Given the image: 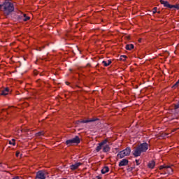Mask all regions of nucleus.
Wrapping results in <instances>:
<instances>
[{
	"label": "nucleus",
	"instance_id": "1",
	"mask_svg": "<svg viewBox=\"0 0 179 179\" xmlns=\"http://www.w3.org/2000/svg\"><path fill=\"white\" fill-rule=\"evenodd\" d=\"M15 10V7L13 3L9 2V1L6 0L3 4H1V12H3L6 16H9L12 12Z\"/></svg>",
	"mask_w": 179,
	"mask_h": 179
},
{
	"label": "nucleus",
	"instance_id": "2",
	"mask_svg": "<svg viewBox=\"0 0 179 179\" xmlns=\"http://www.w3.org/2000/svg\"><path fill=\"white\" fill-rule=\"evenodd\" d=\"M148 149H149V144H148V143H143L133 151V156H134V157H139V156L146 152Z\"/></svg>",
	"mask_w": 179,
	"mask_h": 179
},
{
	"label": "nucleus",
	"instance_id": "3",
	"mask_svg": "<svg viewBox=\"0 0 179 179\" xmlns=\"http://www.w3.org/2000/svg\"><path fill=\"white\" fill-rule=\"evenodd\" d=\"M80 143V138L79 136H76L71 139H69L66 141V145L67 146H72V145H79Z\"/></svg>",
	"mask_w": 179,
	"mask_h": 179
},
{
	"label": "nucleus",
	"instance_id": "4",
	"mask_svg": "<svg viewBox=\"0 0 179 179\" xmlns=\"http://www.w3.org/2000/svg\"><path fill=\"white\" fill-rule=\"evenodd\" d=\"M36 179H45L47 178V172L44 171H39L36 173Z\"/></svg>",
	"mask_w": 179,
	"mask_h": 179
},
{
	"label": "nucleus",
	"instance_id": "5",
	"mask_svg": "<svg viewBox=\"0 0 179 179\" xmlns=\"http://www.w3.org/2000/svg\"><path fill=\"white\" fill-rule=\"evenodd\" d=\"M99 120V119L96 118H93L91 120H78L76 122V124L77 125H79V124H87V122H94V121H97Z\"/></svg>",
	"mask_w": 179,
	"mask_h": 179
},
{
	"label": "nucleus",
	"instance_id": "6",
	"mask_svg": "<svg viewBox=\"0 0 179 179\" xmlns=\"http://www.w3.org/2000/svg\"><path fill=\"white\" fill-rule=\"evenodd\" d=\"M108 142V140L106 138L105 140L99 143L98 144V146L96 148V151L99 152V150H101V149L103 148V146H104V145H107Z\"/></svg>",
	"mask_w": 179,
	"mask_h": 179
},
{
	"label": "nucleus",
	"instance_id": "7",
	"mask_svg": "<svg viewBox=\"0 0 179 179\" xmlns=\"http://www.w3.org/2000/svg\"><path fill=\"white\" fill-rule=\"evenodd\" d=\"M162 5H164V8H169V9H173V5H171L169 1L164 0H159Z\"/></svg>",
	"mask_w": 179,
	"mask_h": 179
},
{
	"label": "nucleus",
	"instance_id": "8",
	"mask_svg": "<svg viewBox=\"0 0 179 179\" xmlns=\"http://www.w3.org/2000/svg\"><path fill=\"white\" fill-rule=\"evenodd\" d=\"M80 166H82V163L80 162H77L74 164H72L70 166V169L71 170H76L78 168L80 167Z\"/></svg>",
	"mask_w": 179,
	"mask_h": 179
},
{
	"label": "nucleus",
	"instance_id": "9",
	"mask_svg": "<svg viewBox=\"0 0 179 179\" xmlns=\"http://www.w3.org/2000/svg\"><path fill=\"white\" fill-rule=\"evenodd\" d=\"M129 161L127 159H123L119 163V167H122L124 166H128Z\"/></svg>",
	"mask_w": 179,
	"mask_h": 179
},
{
	"label": "nucleus",
	"instance_id": "10",
	"mask_svg": "<svg viewBox=\"0 0 179 179\" xmlns=\"http://www.w3.org/2000/svg\"><path fill=\"white\" fill-rule=\"evenodd\" d=\"M125 156H128V155H127V153L125 152H124V150L120 151L117 155V157H118L119 159H124V157H125Z\"/></svg>",
	"mask_w": 179,
	"mask_h": 179
},
{
	"label": "nucleus",
	"instance_id": "11",
	"mask_svg": "<svg viewBox=\"0 0 179 179\" xmlns=\"http://www.w3.org/2000/svg\"><path fill=\"white\" fill-rule=\"evenodd\" d=\"M125 156H128V155H127V153L125 152H124V150L120 151L117 155V157H118L119 159H124V157H125Z\"/></svg>",
	"mask_w": 179,
	"mask_h": 179
},
{
	"label": "nucleus",
	"instance_id": "12",
	"mask_svg": "<svg viewBox=\"0 0 179 179\" xmlns=\"http://www.w3.org/2000/svg\"><path fill=\"white\" fill-rule=\"evenodd\" d=\"M18 17L19 19H22V20H24V22H27V20L30 19V17L27 16L26 14H22Z\"/></svg>",
	"mask_w": 179,
	"mask_h": 179
},
{
	"label": "nucleus",
	"instance_id": "13",
	"mask_svg": "<svg viewBox=\"0 0 179 179\" xmlns=\"http://www.w3.org/2000/svg\"><path fill=\"white\" fill-rule=\"evenodd\" d=\"M166 170L164 171V174H173V169L169 166V168L165 169Z\"/></svg>",
	"mask_w": 179,
	"mask_h": 179
},
{
	"label": "nucleus",
	"instance_id": "14",
	"mask_svg": "<svg viewBox=\"0 0 179 179\" xmlns=\"http://www.w3.org/2000/svg\"><path fill=\"white\" fill-rule=\"evenodd\" d=\"M0 94L1 96H7V94H9V88L6 87L5 90H2Z\"/></svg>",
	"mask_w": 179,
	"mask_h": 179
},
{
	"label": "nucleus",
	"instance_id": "15",
	"mask_svg": "<svg viewBox=\"0 0 179 179\" xmlns=\"http://www.w3.org/2000/svg\"><path fill=\"white\" fill-rule=\"evenodd\" d=\"M110 145H105L103 147V152L104 153H107V152H110Z\"/></svg>",
	"mask_w": 179,
	"mask_h": 179
},
{
	"label": "nucleus",
	"instance_id": "16",
	"mask_svg": "<svg viewBox=\"0 0 179 179\" xmlns=\"http://www.w3.org/2000/svg\"><path fill=\"white\" fill-rule=\"evenodd\" d=\"M108 171H110L108 166H104L101 171V174H106V173H108Z\"/></svg>",
	"mask_w": 179,
	"mask_h": 179
},
{
	"label": "nucleus",
	"instance_id": "17",
	"mask_svg": "<svg viewBox=\"0 0 179 179\" xmlns=\"http://www.w3.org/2000/svg\"><path fill=\"white\" fill-rule=\"evenodd\" d=\"M123 151L126 153L127 156H129L131 155V148L127 147Z\"/></svg>",
	"mask_w": 179,
	"mask_h": 179
},
{
	"label": "nucleus",
	"instance_id": "18",
	"mask_svg": "<svg viewBox=\"0 0 179 179\" xmlns=\"http://www.w3.org/2000/svg\"><path fill=\"white\" fill-rule=\"evenodd\" d=\"M149 169H155V161H151L148 164Z\"/></svg>",
	"mask_w": 179,
	"mask_h": 179
},
{
	"label": "nucleus",
	"instance_id": "19",
	"mask_svg": "<svg viewBox=\"0 0 179 179\" xmlns=\"http://www.w3.org/2000/svg\"><path fill=\"white\" fill-rule=\"evenodd\" d=\"M111 59L108 60V62L106 61H103L102 64H103L104 66H110L111 65Z\"/></svg>",
	"mask_w": 179,
	"mask_h": 179
},
{
	"label": "nucleus",
	"instance_id": "20",
	"mask_svg": "<svg viewBox=\"0 0 179 179\" xmlns=\"http://www.w3.org/2000/svg\"><path fill=\"white\" fill-rule=\"evenodd\" d=\"M134 44H129L126 45V50H131L134 48Z\"/></svg>",
	"mask_w": 179,
	"mask_h": 179
},
{
	"label": "nucleus",
	"instance_id": "21",
	"mask_svg": "<svg viewBox=\"0 0 179 179\" xmlns=\"http://www.w3.org/2000/svg\"><path fill=\"white\" fill-rule=\"evenodd\" d=\"M163 169H170V166L169 165H162L159 166V170H163Z\"/></svg>",
	"mask_w": 179,
	"mask_h": 179
},
{
	"label": "nucleus",
	"instance_id": "22",
	"mask_svg": "<svg viewBox=\"0 0 179 179\" xmlns=\"http://www.w3.org/2000/svg\"><path fill=\"white\" fill-rule=\"evenodd\" d=\"M15 140L14 138H13L11 141H9V144L13 145V146H15L16 143H15Z\"/></svg>",
	"mask_w": 179,
	"mask_h": 179
},
{
	"label": "nucleus",
	"instance_id": "23",
	"mask_svg": "<svg viewBox=\"0 0 179 179\" xmlns=\"http://www.w3.org/2000/svg\"><path fill=\"white\" fill-rule=\"evenodd\" d=\"M127 59V56L126 55H121L120 57V61H125Z\"/></svg>",
	"mask_w": 179,
	"mask_h": 179
},
{
	"label": "nucleus",
	"instance_id": "24",
	"mask_svg": "<svg viewBox=\"0 0 179 179\" xmlns=\"http://www.w3.org/2000/svg\"><path fill=\"white\" fill-rule=\"evenodd\" d=\"M44 135V133L43 131H39L36 133V136H43Z\"/></svg>",
	"mask_w": 179,
	"mask_h": 179
},
{
	"label": "nucleus",
	"instance_id": "25",
	"mask_svg": "<svg viewBox=\"0 0 179 179\" xmlns=\"http://www.w3.org/2000/svg\"><path fill=\"white\" fill-rule=\"evenodd\" d=\"M179 108V101L178 104H174V110H178Z\"/></svg>",
	"mask_w": 179,
	"mask_h": 179
},
{
	"label": "nucleus",
	"instance_id": "26",
	"mask_svg": "<svg viewBox=\"0 0 179 179\" xmlns=\"http://www.w3.org/2000/svg\"><path fill=\"white\" fill-rule=\"evenodd\" d=\"M173 8H175V9H179V4H176V5H172Z\"/></svg>",
	"mask_w": 179,
	"mask_h": 179
},
{
	"label": "nucleus",
	"instance_id": "27",
	"mask_svg": "<svg viewBox=\"0 0 179 179\" xmlns=\"http://www.w3.org/2000/svg\"><path fill=\"white\" fill-rule=\"evenodd\" d=\"M157 12V7H155L152 10V13L155 14Z\"/></svg>",
	"mask_w": 179,
	"mask_h": 179
},
{
	"label": "nucleus",
	"instance_id": "28",
	"mask_svg": "<svg viewBox=\"0 0 179 179\" xmlns=\"http://www.w3.org/2000/svg\"><path fill=\"white\" fill-rule=\"evenodd\" d=\"M177 86H179V79H178V80L175 83V85H173V87H177Z\"/></svg>",
	"mask_w": 179,
	"mask_h": 179
},
{
	"label": "nucleus",
	"instance_id": "29",
	"mask_svg": "<svg viewBox=\"0 0 179 179\" xmlns=\"http://www.w3.org/2000/svg\"><path fill=\"white\" fill-rule=\"evenodd\" d=\"M136 166H139V164H141L139 159H136Z\"/></svg>",
	"mask_w": 179,
	"mask_h": 179
},
{
	"label": "nucleus",
	"instance_id": "30",
	"mask_svg": "<svg viewBox=\"0 0 179 179\" xmlns=\"http://www.w3.org/2000/svg\"><path fill=\"white\" fill-rule=\"evenodd\" d=\"M20 155V152H19V151H17L16 152V154H15V156L17 157H19V155Z\"/></svg>",
	"mask_w": 179,
	"mask_h": 179
},
{
	"label": "nucleus",
	"instance_id": "31",
	"mask_svg": "<svg viewBox=\"0 0 179 179\" xmlns=\"http://www.w3.org/2000/svg\"><path fill=\"white\" fill-rule=\"evenodd\" d=\"M0 10H2V4H0Z\"/></svg>",
	"mask_w": 179,
	"mask_h": 179
},
{
	"label": "nucleus",
	"instance_id": "32",
	"mask_svg": "<svg viewBox=\"0 0 179 179\" xmlns=\"http://www.w3.org/2000/svg\"><path fill=\"white\" fill-rule=\"evenodd\" d=\"M87 66H90V64L88 63V64H87Z\"/></svg>",
	"mask_w": 179,
	"mask_h": 179
},
{
	"label": "nucleus",
	"instance_id": "33",
	"mask_svg": "<svg viewBox=\"0 0 179 179\" xmlns=\"http://www.w3.org/2000/svg\"><path fill=\"white\" fill-rule=\"evenodd\" d=\"M141 39H139V40H138L139 43H141Z\"/></svg>",
	"mask_w": 179,
	"mask_h": 179
},
{
	"label": "nucleus",
	"instance_id": "34",
	"mask_svg": "<svg viewBox=\"0 0 179 179\" xmlns=\"http://www.w3.org/2000/svg\"><path fill=\"white\" fill-rule=\"evenodd\" d=\"M66 83V85H69V83Z\"/></svg>",
	"mask_w": 179,
	"mask_h": 179
}]
</instances>
